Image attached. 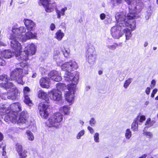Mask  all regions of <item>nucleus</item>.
<instances>
[{
  "mask_svg": "<svg viewBox=\"0 0 158 158\" xmlns=\"http://www.w3.org/2000/svg\"><path fill=\"white\" fill-rule=\"evenodd\" d=\"M77 68V63L73 60L65 62L61 66V69L65 71L64 77L65 81H71L72 83L68 84L67 87L68 91L65 92L64 94L66 100L71 104L74 101L76 85L78 83L79 79L78 73L76 71L72 73L71 71Z\"/></svg>",
  "mask_w": 158,
  "mask_h": 158,
  "instance_id": "1",
  "label": "nucleus"
},
{
  "mask_svg": "<svg viewBox=\"0 0 158 158\" xmlns=\"http://www.w3.org/2000/svg\"><path fill=\"white\" fill-rule=\"evenodd\" d=\"M126 13L124 12H118L115 17L117 22V25L111 29V34L114 38L119 39L124 34H125L126 40H128L131 37V31L135 29L136 22L132 20L131 23L126 19Z\"/></svg>",
  "mask_w": 158,
  "mask_h": 158,
  "instance_id": "2",
  "label": "nucleus"
},
{
  "mask_svg": "<svg viewBox=\"0 0 158 158\" xmlns=\"http://www.w3.org/2000/svg\"><path fill=\"white\" fill-rule=\"evenodd\" d=\"M10 45L11 47L15 50L16 57L19 61H24L25 63L21 62L20 63V65L23 68V69L27 71L25 72L26 74H28L27 69L28 66L26 64L25 62L28 59V56H31L35 54L36 52V47L33 44H28L24 49L23 51H21L22 47L18 41L19 39L17 38H13V36H10Z\"/></svg>",
  "mask_w": 158,
  "mask_h": 158,
  "instance_id": "3",
  "label": "nucleus"
},
{
  "mask_svg": "<svg viewBox=\"0 0 158 158\" xmlns=\"http://www.w3.org/2000/svg\"><path fill=\"white\" fill-rule=\"evenodd\" d=\"M24 22L27 31L26 32V29L24 27L17 28L13 26L12 29V33L10 36H13V38H17L19 40L24 42L31 39H36L37 34L31 31L35 30V23L31 20L28 19H24Z\"/></svg>",
  "mask_w": 158,
  "mask_h": 158,
  "instance_id": "4",
  "label": "nucleus"
},
{
  "mask_svg": "<svg viewBox=\"0 0 158 158\" xmlns=\"http://www.w3.org/2000/svg\"><path fill=\"white\" fill-rule=\"evenodd\" d=\"M0 80L5 81L4 83H0V87L5 88L6 89L13 87L10 89L11 94L10 95V92L7 94H4L3 95L5 96V97L3 98V99H6V98L8 99L12 100L15 99L18 93V89L13 86V84L12 83L8 81L9 80H10V79L8 78L7 76L6 75H2L0 76Z\"/></svg>",
  "mask_w": 158,
  "mask_h": 158,
  "instance_id": "5",
  "label": "nucleus"
},
{
  "mask_svg": "<svg viewBox=\"0 0 158 158\" xmlns=\"http://www.w3.org/2000/svg\"><path fill=\"white\" fill-rule=\"evenodd\" d=\"M142 7V3L139 2V0H135L132 2V6L131 7L129 6L128 8L130 10L129 13L127 14L126 19L129 21H131V23L132 20L135 22L134 19H137L139 17L138 13H139Z\"/></svg>",
  "mask_w": 158,
  "mask_h": 158,
  "instance_id": "6",
  "label": "nucleus"
},
{
  "mask_svg": "<svg viewBox=\"0 0 158 158\" xmlns=\"http://www.w3.org/2000/svg\"><path fill=\"white\" fill-rule=\"evenodd\" d=\"M63 115L60 112L54 113L50 116L46 123V125L48 127H59L60 123L63 120Z\"/></svg>",
  "mask_w": 158,
  "mask_h": 158,
  "instance_id": "7",
  "label": "nucleus"
},
{
  "mask_svg": "<svg viewBox=\"0 0 158 158\" xmlns=\"http://www.w3.org/2000/svg\"><path fill=\"white\" fill-rule=\"evenodd\" d=\"M23 69L21 68H16L10 74V79L11 80H15L18 83L22 85L23 82L22 80Z\"/></svg>",
  "mask_w": 158,
  "mask_h": 158,
  "instance_id": "8",
  "label": "nucleus"
},
{
  "mask_svg": "<svg viewBox=\"0 0 158 158\" xmlns=\"http://www.w3.org/2000/svg\"><path fill=\"white\" fill-rule=\"evenodd\" d=\"M39 3L45 7V11L47 12H52L56 6L55 2L49 0H40Z\"/></svg>",
  "mask_w": 158,
  "mask_h": 158,
  "instance_id": "9",
  "label": "nucleus"
},
{
  "mask_svg": "<svg viewBox=\"0 0 158 158\" xmlns=\"http://www.w3.org/2000/svg\"><path fill=\"white\" fill-rule=\"evenodd\" d=\"M86 60L90 64H93L95 61L96 55L95 48L93 47H89L87 50L86 54Z\"/></svg>",
  "mask_w": 158,
  "mask_h": 158,
  "instance_id": "10",
  "label": "nucleus"
},
{
  "mask_svg": "<svg viewBox=\"0 0 158 158\" xmlns=\"http://www.w3.org/2000/svg\"><path fill=\"white\" fill-rule=\"evenodd\" d=\"M48 107V105L44 102H41L39 104V108L40 113L42 118H46L48 117L49 114L47 110Z\"/></svg>",
  "mask_w": 158,
  "mask_h": 158,
  "instance_id": "11",
  "label": "nucleus"
},
{
  "mask_svg": "<svg viewBox=\"0 0 158 158\" xmlns=\"http://www.w3.org/2000/svg\"><path fill=\"white\" fill-rule=\"evenodd\" d=\"M51 99L55 101L60 100L62 98L61 92L58 90L53 89L49 92Z\"/></svg>",
  "mask_w": 158,
  "mask_h": 158,
  "instance_id": "12",
  "label": "nucleus"
},
{
  "mask_svg": "<svg viewBox=\"0 0 158 158\" xmlns=\"http://www.w3.org/2000/svg\"><path fill=\"white\" fill-rule=\"evenodd\" d=\"M17 118L16 113L15 112L13 114L12 111H10L9 113L5 116L4 120L8 123L10 122L13 123H16L17 121Z\"/></svg>",
  "mask_w": 158,
  "mask_h": 158,
  "instance_id": "13",
  "label": "nucleus"
},
{
  "mask_svg": "<svg viewBox=\"0 0 158 158\" xmlns=\"http://www.w3.org/2000/svg\"><path fill=\"white\" fill-rule=\"evenodd\" d=\"M48 75L52 80L56 81H60L62 79L60 73L54 70L51 71Z\"/></svg>",
  "mask_w": 158,
  "mask_h": 158,
  "instance_id": "14",
  "label": "nucleus"
},
{
  "mask_svg": "<svg viewBox=\"0 0 158 158\" xmlns=\"http://www.w3.org/2000/svg\"><path fill=\"white\" fill-rule=\"evenodd\" d=\"M145 119V116L144 115H138L135 119L131 125V128L134 131H137L138 128V122H142Z\"/></svg>",
  "mask_w": 158,
  "mask_h": 158,
  "instance_id": "15",
  "label": "nucleus"
},
{
  "mask_svg": "<svg viewBox=\"0 0 158 158\" xmlns=\"http://www.w3.org/2000/svg\"><path fill=\"white\" fill-rule=\"evenodd\" d=\"M50 79L47 77H42L40 81V86L43 88L48 89L50 87Z\"/></svg>",
  "mask_w": 158,
  "mask_h": 158,
  "instance_id": "16",
  "label": "nucleus"
},
{
  "mask_svg": "<svg viewBox=\"0 0 158 158\" xmlns=\"http://www.w3.org/2000/svg\"><path fill=\"white\" fill-rule=\"evenodd\" d=\"M10 111H12V114H14L16 112L17 115V112L21 110V106L19 103H15L11 104L9 107Z\"/></svg>",
  "mask_w": 158,
  "mask_h": 158,
  "instance_id": "17",
  "label": "nucleus"
},
{
  "mask_svg": "<svg viewBox=\"0 0 158 158\" xmlns=\"http://www.w3.org/2000/svg\"><path fill=\"white\" fill-rule=\"evenodd\" d=\"M38 97L45 101L47 103L49 102V98L48 95L43 90H40L38 92Z\"/></svg>",
  "mask_w": 158,
  "mask_h": 158,
  "instance_id": "18",
  "label": "nucleus"
},
{
  "mask_svg": "<svg viewBox=\"0 0 158 158\" xmlns=\"http://www.w3.org/2000/svg\"><path fill=\"white\" fill-rule=\"evenodd\" d=\"M27 122V112L23 111L20 114L18 119H17V122L19 123H26Z\"/></svg>",
  "mask_w": 158,
  "mask_h": 158,
  "instance_id": "19",
  "label": "nucleus"
},
{
  "mask_svg": "<svg viewBox=\"0 0 158 158\" xmlns=\"http://www.w3.org/2000/svg\"><path fill=\"white\" fill-rule=\"evenodd\" d=\"M13 49L15 51V53L11 52L10 50H7L1 52L0 53V55L2 57L5 58H11L14 54H15L16 55L15 53V50L14 48Z\"/></svg>",
  "mask_w": 158,
  "mask_h": 158,
  "instance_id": "20",
  "label": "nucleus"
},
{
  "mask_svg": "<svg viewBox=\"0 0 158 158\" xmlns=\"http://www.w3.org/2000/svg\"><path fill=\"white\" fill-rule=\"evenodd\" d=\"M66 7L62 8L60 10L56 9V11L57 16V18L60 19L61 16H64L65 15V12L67 10Z\"/></svg>",
  "mask_w": 158,
  "mask_h": 158,
  "instance_id": "21",
  "label": "nucleus"
},
{
  "mask_svg": "<svg viewBox=\"0 0 158 158\" xmlns=\"http://www.w3.org/2000/svg\"><path fill=\"white\" fill-rule=\"evenodd\" d=\"M64 36V34L61 30H58L55 33V38L58 41H60Z\"/></svg>",
  "mask_w": 158,
  "mask_h": 158,
  "instance_id": "22",
  "label": "nucleus"
},
{
  "mask_svg": "<svg viewBox=\"0 0 158 158\" xmlns=\"http://www.w3.org/2000/svg\"><path fill=\"white\" fill-rule=\"evenodd\" d=\"M70 107L68 106H65L60 107V110L62 112H63L65 114L68 115L69 114Z\"/></svg>",
  "mask_w": 158,
  "mask_h": 158,
  "instance_id": "23",
  "label": "nucleus"
},
{
  "mask_svg": "<svg viewBox=\"0 0 158 158\" xmlns=\"http://www.w3.org/2000/svg\"><path fill=\"white\" fill-rule=\"evenodd\" d=\"M56 87L57 89L56 90H58L60 91L65 90L66 88L65 84L61 83H57L56 85Z\"/></svg>",
  "mask_w": 158,
  "mask_h": 158,
  "instance_id": "24",
  "label": "nucleus"
},
{
  "mask_svg": "<svg viewBox=\"0 0 158 158\" xmlns=\"http://www.w3.org/2000/svg\"><path fill=\"white\" fill-rule=\"evenodd\" d=\"M9 107H8L7 109H6V107H4L0 108V114L2 115L6 114H7L10 110Z\"/></svg>",
  "mask_w": 158,
  "mask_h": 158,
  "instance_id": "25",
  "label": "nucleus"
},
{
  "mask_svg": "<svg viewBox=\"0 0 158 158\" xmlns=\"http://www.w3.org/2000/svg\"><path fill=\"white\" fill-rule=\"evenodd\" d=\"M26 134L27 138L29 140L32 141L34 140V136L33 134L29 131H27L26 132Z\"/></svg>",
  "mask_w": 158,
  "mask_h": 158,
  "instance_id": "26",
  "label": "nucleus"
},
{
  "mask_svg": "<svg viewBox=\"0 0 158 158\" xmlns=\"http://www.w3.org/2000/svg\"><path fill=\"white\" fill-rule=\"evenodd\" d=\"M62 51L65 57H68L70 54V51L69 49L64 48L62 49Z\"/></svg>",
  "mask_w": 158,
  "mask_h": 158,
  "instance_id": "27",
  "label": "nucleus"
},
{
  "mask_svg": "<svg viewBox=\"0 0 158 158\" xmlns=\"http://www.w3.org/2000/svg\"><path fill=\"white\" fill-rule=\"evenodd\" d=\"M24 96V102L27 104H28L29 106H31L32 104V102L28 95H25Z\"/></svg>",
  "mask_w": 158,
  "mask_h": 158,
  "instance_id": "28",
  "label": "nucleus"
},
{
  "mask_svg": "<svg viewBox=\"0 0 158 158\" xmlns=\"http://www.w3.org/2000/svg\"><path fill=\"white\" fill-rule=\"evenodd\" d=\"M132 80V78H129L125 81L123 85V87L125 89H127L128 87Z\"/></svg>",
  "mask_w": 158,
  "mask_h": 158,
  "instance_id": "29",
  "label": "nucleus"
},
{
  "mask_svg": "<svg viewBox=\"0 0 158 158\" xmlns=\"http://www.w3.org/2000/svg\"><path fill=\"white\" fill-rule=\"evenodd\" d=\"M131 136V132L129 129H127L125 133V137L127 139H129Z\"/></svg>",
  "mask_w": 158,
  "mask_h": 158,
  "instance_id": "30",
  "label": "nucleus"
},
{
  "mask_svg": "<svg viewBox=\"0 0 158 158\" xmlns=\"http://www.w3.org/2000/svg\"><path fill=\"white\" fill-rule=\"evenodd\" d=\"M155 123V122L154 121H151V119L149 118L147 119L146 121L145 125L147 126V127H149L152 126Z\"/></svg>",
  "mask_w": 158,
  "mask_h": 158,
  "instance_id": "31",
  "label": "nucleus"
},
{
  "mask_svg": "<svg viewBox=\"0 0 158 158\" xmlns=\"http://www.w3.org/2000/svg\"><path fill=\"white\" fill-rule=\"evenodd\" d=\"M94 140L97 143L100 142L99 134L98 132H96L94 135Z\"/></svg>",
  "mask_w": 158,
  "mask_h": 158,
  "instance_id": "32",
  "label": "nucleus"
},
{
  "mask_svg": "<svg viewBox=\"0 0 158 158\" xmlns=\"http://www.w3.org/2000/svg\"><path fill=\"white\" fill-rule=\"evenodd\" d=\"M5 145L3 144L2 143H0V151H2V155L3 156H5L6 152L5 151Z\"/></svg>",
  "mask_w": 158,
  "mask_h": 158,
  "instance_id": "33",
  "label": "nucleus"
},
{
  "mask_svg": "<svg viewBox=\"0 0 158 158\" xmlns=\"http://www.w3.org/2000/svg\"><path fill=\"white\" fill-rule=\"evenodd\" d=\"M27 151L24 150L21 152L19 153L20 158H26L27 156Z\"/></svg>",
  "mask_w": 158,
  "mask_h": 158,
  "instance_id": "34",
  "label": "nucleus"
},
{
  "mask_svg": "<svg viewBox=\"0 0 158 158\" xmlns=\"http://www.w3.org/2000/svg\"><path fill=\"white\" fill-rule=\"evenodd\" d=\"M16 148L18 153L23 151V150L22 146L19 143L16 144Z\"/></svg>",
  "mask_w": 158,
  "mask_h": 158,
  "instance_id": "35",
  "label": "nucleus"
},
{
  "mask_svg": "<svg viewBox=\"0 0 158 158\" xmlns=\"http://www.w3.org/2000/svg\"><path fill=\"white\" fill-rule=\"evenodd\" d=\"M60 52L59 51L56 50L54 52L53 58L56 61V63H58L59 61L57 60V59H56V57H58L59 58V54Z\"/></svg>",
  "mask_w": 158,
  "mask_h": 158,
  "instance_id": "36",
  "label": "nucleus"
},
{
  "mask_svg": "<svg viewBox=\"0 0 158 158\" xmlns=\"http://www.w3.org/2000/svg\"><path fill=\"white\" fill-rule=\"evenodd\" d=\"M118 44L116 43H114L112 45H107L106 46L110 49L112 50H115L118 46Z\"/></svg>",
  "mask_w": 158,
  "mask_h": 158,
  "instance_id": "37",
  "label": "nucleus"
},
{
  "mask_svg": "<svg viewBox=\"0 0 158 158\" xmlns=\"http://www.w3.org/2000/svg\"><path fill=\"white\" fill-rule=\"evenodd\" d=\"M30 89L27 86L24 87L23 89L24 95H28V93L30 92Z\"/></svg>",
  "mask_w": 158,
  "mask_h": 158,
  "instance_id": "38",
  "label": "nucleus"
},
{
  "mask_svg": "<svg viewBox=\"0 0 158 158\" xmlns=\"http://www.w3.org/2000/svg\"><path fill=\"white\" fill-rule=\"evenodd\" d=\"M143 134L144 135L146 136L147 137L149 138L152 137L153 136L152 133L148 131H144L143 133Z\"/></svg>",
  "mask_w": 158,
  "mask_h": 158,
  "instance_id": "39",
  "label": "nucleus"
},
{
  "mask_svg": "<svg viewBox=\"0 0 158 158\" xmlns=\"http://www.w3.org/2000/svg\"><path fill=\"white\" fill-rule=\"evenodd\" d=\"M85 133V131L84 130L81 131L77 135V138L79 139L81 138V137Z\"/></svg>",
  "mask_w": 158,
  "mask_h": 158,
  "instance_id": "40",
  "label": "nucleus"
},
{
  "mask_svg": "<svg viewBox=\"0 0 158 158\" xmlns=\"http://www.w3.org/2000/svg\"><path fill=\"white\" fill-rule=\"evenodd\" d=\"M96 123L95 118H91L89 121V123L92 126H94L96 124Z\"/></svg>",
  "mask_w": 158,
  "mask_h": 158,
  "instance_id": "41",
  "label": "nucleus"
},
{
  "mask_svg": "<svg viewBox=\"0 0 158 158\" xmlns=\"http://www.w3.org/2000/svg\"><path fill=\"white\" fill-rule=\"evenodd\" d=\"M125 2L127 3V4L129 5V6H130L131 7L132 6V2L135 1V0H133V1H131V0H124Z\"/></svg>",
  "mask_w": 158,
  "mask_h": 158,
  "instance_id": "42",
  "label": "nucleus"
},
{
  "mask_svg": "<svg viewBox=\"0 0 158 158\" xmlns=\"http://www.w3.org/2000/svg\"><path fill=\"white\" fill-rule=\"evenodd\" d=\"M112 2H113L114 5H115L118 3H121L122 2V0H113Z\"/></svg>",
  "mask_w": 158,
  "mask_h": 158,
  "instance_id": "43",
  "label": "nucleus"
},
{
  "mask_svg": "<svg viewBox=\"0 0 158 158\" xmlns=\"http://www.w3.org/2000/svg\"><path fill=\"white\" fill-rule=\"evenodd\" d=\"M157 91V89L156 88L155 89L153 90L151 94V97L152 98H153L155 94H156Z\"/></svg>",
  "mask_w": 158,
  "mask_h": 158,
  "instance_id": "44",
  "label": "nucleus"
},
{
  "mask_svg": "<svg viewBox=\"0 0 158 158\" xmlns=\"http://www.w3.org/2000/svg\"><path fill=\"white\" fill-rule=\"evenodd\" d=\"M87 128L88 130L89 131V132L90 133L93 134L94 133V130L92 127L90 126H88Z\"/></svg>",
  "mask_w": 158,
  "mask_h": 158,
  "instance_id": "45",
  "label": "nucleus"
},
{
  "mask_svg": "<svg viewBox=\"0 0 158 158\" xmlns=\"http://www.w3.org/2000/svg\"><path fill=\"white\" fill-rule=\"evenodd\" d=\"M106 15L104 13H102L100 15V18L101 20L104 19L106 17Z\"/></svg>",
  "mask_w": 158,
  "mask_h": 158,
  "instance_id": "46",
  "label": "nucleus"
},
{
  "mask_svg": "<svg viewBox=\"0 0 158 158\" xmlns=\"http://www.w3.org/2000/svg\"><path fill=\"white\" fill-rule=\"evenodd\" d=\"M50 28L52 31H53L55 28V25L53 23L51 24L50 26Z\"/></svg>",
  "mask_w": 158,
  "mask_h": 158,
  "instance_id": "47",
  "label": "nucleus"
},
{
  "mask_svg": "<svg viewBox=\"0 0 158 158\" xmlns=\"http://www.w3.org/2000/svg\"><path fill=\"white\" fill-rule=\"evenodd\" d=\"M151 89L149 87H148L146 88V90H145V93H146L148 94V95L150 94V91Z\"/></svg>",
  "mask_w": 158,
  "mask_h": 158,
  "instance_id": "48",
  "label": "nucleus"
},
{
  "mask_svg": "<svg viewBox=\"0 0 158 158\" xmlns=\"http://www.w3.org/2000/svg\"><path fill=\"white\" fill-rule=\"evenodd\" d=\"M152 12V11L150 10V12L148 13V15L145 16V18L146 19L148 20L149 19V17L151 15Z\"/></svg>",
  "mask_w": 158,
  "mask_h": 158,
  "instance_id": "49",
  "label": "nucleus"
},
{
  "mask_svg": "<svg viewBox=\"0 0 158 158\" xmlns=\"http://www.w3.org/2000/svg\"><path fill=\"white\" fill-rule=\"evenodd\" d=\"M151 83V87H154L156 85V81L154 80H153L152 81Z\"/></svg>",
  "mask_w": 158,
  "mask_h": 158,
  "instance_id": "50",
  "label": "nucleus"
},
{
  "mask_svg": "<svg viewBox=\"0 0 158 158\" xmlns=\"http://www.w3.org/2000/svg\"><path fill=\"white\" fill-rule=\"evenodd\" d=\"M40 70L41 73L42 74H43L45 73V69L43 68H40Z\"/></svg>",
  "mask_w": 158,
  "mask_h": 158,
  "instance_id": "51",
  "label": "nucleus"
},
{
  "mask_svg": "<svg viewBox=\"0 0 158 158\" xmlns=\"http://www.w3.org/2000/svg\"><path fill=\"white\" fill-rule=\"evenodd\" d=\"M149 102L148 101H146L144 102L143 105V106L144 107H146L149 104Z\"/></svg>",
  "mask_w": 158,
  "mask_h": 158,
  "instance_id": "52",
  "label": "nucleus"
},
{
  "mask_svg": "<svg viewBox=\"0 0 158 158\" xmlns=\"http://www.w3.org/2000/svg\"><path fill=\"white\" fill-rule=\"evenodd\" d=\"M3 139V136L2 134L0 132V141L2 140Z\"/></svg>",
  "mask_w": 158,
  "mask_h": 158,
  "instance_id": "53",
  "label": "nucleus"
},
{
  "mask_svg": "<svg viewBox=\"0 0 158 158\" xmlns=\"http://www.w3.org/2000/svg\"><path fill=\"white\" fill-rule=\"evenodd\" d=\"M36 76H37L36 73H34L33 74L32 76V77L33 78H35V77H36Z\"/></svg>",
  "mask_w": 158,
  "mask_h": 158,
  "instance_id": "54",
  "label": "nucleus"
},
{
  "mask_svg": "<svg viewBox=\"0 0 158 158\" xmlns=\"http://www.w3.org/2000/svg\"><path fill=\"white\" fill-rule=\"evenodd\" d=\"M147 156V155L143 154L142 156L139 157V158H145Z\"/></svg>",
  "mask_w": 158,
  "mask_h": 158,
  "instance_id": "55",
  "label": "nucleus"
},
{
  "mask_svg": "<svg viewBox=\"0 0 158 158\" xmlns=\"http://www.w3.org/2000/svg\"><path fill=\"white\" fill-rule=\"evenodd\" d=\"M148 43L147 42H145L144 43V47H146L148 45Z\"/></svg>",
  "mask_w": 158,
  "mask_h": 158,
  "instance_id": "56",
  "label": "nucleus"
},
{
  "mask_svg": "<svg viewBox=\"0 0 158 158\" xmlns=\"http://www.w3.org/2000/svg\"><path fill=\"white\" fill-rule=\"evenodd\" d=\"M90 89V87L89 86H87L86 87L85 89L86 91H88Z\"/></svg>",
  "mask_w": 158,
  "mask_h": 158,
  "instance_id": "57",
  "label": "nucleus"
},
{
  "mask_svg": "<svg viewBox=\"0 0 158 158\" xmlns=\"http://www.w3.org/2000/svg\"><path fill=\"white\" fill-rule=\"evenodd\" d=\"M56 59H57V60L59 61V62L58 63H57L58 64V63H59L60 62V57H59V58H58V57H57V56L56 57Z\"/></svg>",
  "mask_w": 158,
  "mask_h": 158,
  "instance_id": "58",
  "label": "nucleus"
},
{
  "mask_svg": "<svg viewBox=\"0 0 158 158\" xmlns=\"http://www.w3.org/2000/svg\"><path fill=\"white\" fill-rule=\"evenodd\" d=\"M102 71H99V72H98V74H99V75H101L102 74Z\"/></svg>",
  "mask_w": 158,
  "mask_h": 158,
  "instance_id": "59",
  "label": "nucleus"
},
{
  "mask_svg": "<svg viewBox=\"0 0 158 158\" xmlns=\"http://www.w3.org/2000/svg\"><path fill=\"white\" fill-rule=\"evenodd\" d=\"M64 25H65V23H61V25H61V26H63V27L64 26Z\"/></svg>",
  "mask_w": 158,
  "mask_h": 158,
  "instance_id": "60",
  "label": "nucleus"
},
{
  "mask_svg": "<svg viewBox=\"0 0 158 158\" xmlns=\"http://www.w3.org/2000/svg\"><path fill=\"white\" fill-rule=\"evenodd\" d=\"M80 123L82 125H83L84 123V122L83 121H81L80 122Z\"/></svg>",
  "mask_w": 158,
  "mask_h": 158,
  "instance_id": "61",
  "label": "nucleus"
},
{
  "mask_svg": "<svg viewBox=\"0 0 158 158\" xmlns=\"http://www.w3.org/2000/svg\"><path fill=\"white\" fill-rule=\"evenodd\" d=\"M0 45L5 46L4 44L2 43L1 42H0Z\"/></svg>",
  "mask_w": 158,
  "mask_h": 158,
  "instance_id": "62",
  "label": "nucleus"
},
{
  "mask_svg": "<svg viewBox=\"0 0 158 158\" xmlns=\"http://www.w3.org/2000/svg\"><path fill=\"white\" fill-rule=\"evenodd\" d=\"M157 48L156 47H154L153 48V49L154 50H156V49Z\"/></svg>",
  "mask_w": 158,
  "mask_h": 158,
  "instance_id": "63",
  "label": "nucleus"
},
{
  "mask_svg": "<svg viewBox=\"0 0 158 158\" xmlns=\"http://www.w3.org/2000/svg\"><path fill=\"white\" fill-rule=\"evenodd\" d=\"M156 100H158V95L155 98Z\"/></svg>",
  "mask_w": 158,
  "mask_h": 158,
  "instance_id": "64",
  "label": "nucleus"
}]
</instances>
